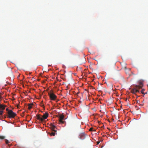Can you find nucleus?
Masks as SVG:
<instances>
[{"label":"nucleus","mask_w":148,"mask_h":148,"mask_svg":"<svg viewBox=\"0 0 148 148\" xmlns=\"http://www.w3.org/2000/svg\"><path fill=\"white\" fill-rule=\"evenodd\" d=\"M48 95L51 100H55L57 98V96L54 94L52 90L48 92Z\"/></svg>","instance_id":"f257e3e1"},{"label":"nucleus","mask_w":148,"mask_h":148,"mask_svg":"<svg viewBox=\"0 0 148 148\" xmlns=\"http://www.w3.org/2000/svg\"><path fill=\"white\" fill-rule=\"evenodd\" d=\"M142 88V86H139L136 85L134 88L132 89L131 90V92L132 93L136 94V93L137 92H139L138 90L139 89Z\"/></svg>","instance_id":"f03ea898"},{"label":"nucleus","mask_w":148,"mask_h":148,"mask_svg":"<svg viewBox=\"0 0 148 148\" xmlns=\"http://www.w3.org/2000/svg\"><path fill=\"white\" fill-rule=\"evenodd\" d=\"M8 117L9 118H14L16 115L15 112H14L12 110H10L8 112Z\"/></svg>","instance_id":"7ed1b4c3"},{"label":"nucleus","mask_w":148,"mask_h":148,"mask_svg":"<svg viewBox=\"0 0 148 148\" xmlns=\"http://www.w3.org/2000/svg\"><path fill=\"white\" fill-rule=\"evenodd\" d=\"M64 118V116L63 114L60 115L59 117V124H64L65 123V121H63Z\"/></svg>","instance_id":"20e7f679"},{"label":"nucleus","mask_w":148,"mask_h":148,"mask_svg":"<svg viewBox=\"0 0 148 148\" xmlns=\"http://www.w3.org/2000/svg\"><path fill=\"white\" fill-rule=\"evenodd\" d=\"M50 128L51 130L55 132H56V130H55L56 127L53 125L52 123L50 124Z\"/></svg>","instance_id":"39448f33"},{"label":"nucleus","mask_w":148,"mask_h":148,"mask_svg":"<svg viewBox=\"0 0 148 148\" xmlns=\"http://www.w3.org/2000/svg\"><path fill=\"white\" fill-rule=\"evenodd\" d=\"M79 138L82 140L84 139L85 138V134L84 133H81L79 135Z\"/></svg>","instance_id":"423d86ee"},{"label":"nucleus","mask_w":148,"mask_h":148,"mask_svg":"<svg viewBox=\"0 0 148 148\" xmlns=\"http://www.w3.org/2000/svg\"><path fill=\"white\" fill-rule=\"evenodd\" d=\"M36 116L37 119L41 121L42 122L43 121V119L41 117V115L40 114H37Z\"/></svg>","instance_id":"0eeeda50"},{"label":"nucleus","mask_w":148,"mask_h":148,"mask_svg":"<svg viewBox=\"0 0 148 148\" xmlns=\"http://www.w3.org/2000/svg\"><path fill=\"white\" fill-rule=\"evenodd\" d=\"M48 114L47 113H45L43 114L42 117L43 119V120L47 118L48 116Z\"/></svg>","instance_id":"6e6552de"},{"label":"nucleus","mask_w":148,"mask_h":148,"mask_svg":"<svg viewBox=\"0 0 148 148\" xmlns=\"http://www.w3.org/2000/svg\"><path fill=\"white\" fill-rule=\"evenodd\" d=\"M5 106L3 105L0 104V109H2V110H4L5 109Z\"/></svg>","instance_id":"1a4fd4ad"},{"label":"nucleus","mask_w":148,"mask_h":148,"mask_svg":"<svg viewBox=\"0 0 148 148\" xmlns=\"http://www.w3.org/2000/svg\"><path fill=\"white\" fill-rule=\"evenodd\" d=\"M33 105V103H30V104H28V109L29 110H30L31 108H32V106Z\"/></svg>","instance_id":"9d476101"},{"label":"nucleus","mask_w":148,"mask_h":148,"mask_svg":"<svg viewBox=\"0 0 148 148\" xmlns=\"http://www.w3.org/2000/svg\"><path fill=\"white\" fill-rule=\"evenodd\" d=\"M56 132H52L50 134V135L51 136H54L56 133Z\"/></svg>","instance_id":"9b49d317"},{"label":"nucleus","mask_w":148,"mask_h":148,"mask_svg":"<svg viewBox=\"0 0 148 148\" xmlns=\"http://www.w3.org/2000/svg\"><path fill=\"white\" fill-rule=\"evenodd\" d=\"M145 90L144 89H143L141 91V93L143 94H147V92H145V93H144V91H145Z\"/></svg>","instance_id":"f8f14e48"},{"label":"nucleus","mask_w":148,"mask_h":148,"mask_svg":"<svg viewBox=\"0 0 148 148\" xmlns=\"http://www.w3.org/2000/svg\"><path fill=\"white\" fill-rule=\"evenodd\" d=\"M5 138V137L3 136L0 135V139H3Z\"/></svg>","instance_id":"ddd939ff"},{"label":"nucleus","mask_w":148,"mask_h":148,"mask_svg":"<svg viewBox=\"0 0 148 148\" xmlns=\"http://www.w3.org/2000/svg\"><path fill=\"white\" fill-rule=\"evenodd\" d=\"M3 113V110H0V115H2Z\"/></svg>","instance_id":"4468645a"},{"label":"nucleus","mask_w":148,"mask_h":148,"mask_svg":"<svg viewBox=\"0 0 148 148\" xmlns=\"http://www.w3.org/2000/svg\"><path fill=\"white\" fill-rule=\"evenodd\" d=\"M139 84H140V85H138L139 86H142V87H143V83L142 82H140L139 83Z\"/></svg>","instance_id":"2eb2a0df"},{"label":"nucleus","mask_w":148,"mask_h":148,"mask_svg":"<svg viewBox=\"0 0 148 148\" xmlns=\"http://www.w3.org/2000/svg\"><path fill=\"white\" fill-rule=\"evenodd\" d=\"M93 128L92 127H91L90 128L89 130V131H92Z\"/></svg>","instance_id":"dca6fc26"},{"label":"nucleus","mask_w":148,"mask_h":148,"mask_svg":"<svg viewBox=\"0 0 148 148\" xmlns=\"http://www.w3.org/2000/svg\"><path fill=\"white\" fill-rule=\"evenodd\" d=\"M8 142H8V140H6V144H8Z\"/></svg>","instance_id":"f3484780"},{"label":"nucleus","mask_w":148,"mask_h":148,"mask_svg":"<svg viewBox=\"0 0 148 148\" xmlns=\"http://www.w3.org/2000/svg\"><path fill=\"white\" fill-rule=\"evenodd\" d=\"M6 111H8L9 110V109H8V108L6 109Z\"/></svg>","instance_id":"a211bd4d"},{"label":"nucleus","mask_w":148,"mask_h":148,"mask_svg":"<svg viewBox=\"0 0 148 148\" xmlns=\"http://www.w3.org/2000/svg\"><path fill=\"white\" fill-rule=\"evenodd\" d=\"M99 143H100V142H97V144H99Z\"/></svg>","instance_id":"6ab92c4d"},{"label":"nucleus","mask_w":148,"mask_h":148,"mask_svg":"<svg viewBox=\"0 0 148 148\" xmlns=\"http://www.w3.org/2000/svg\"><path fill=\"white\" fill-rule=\"evenodd\" d=\"M125 68L126 69V67H125Z\"/></svg>","instance_id":"aec40b11"}]
</instances>
